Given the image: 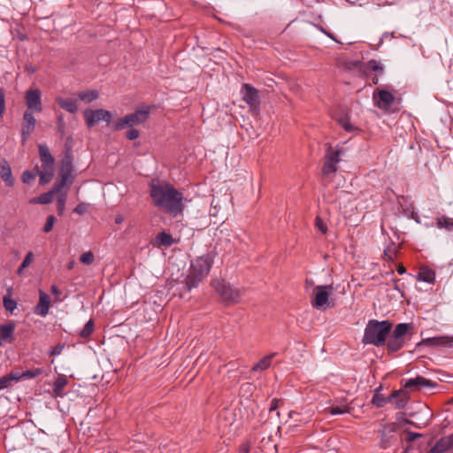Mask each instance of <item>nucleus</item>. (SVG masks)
<instances>
[{"mask_svg":"<svg viewBox=\"0 0 453 453\" xmlns=\"http://www.w3.org/2000/svg\"><path fill=\"white\" fill-rule=\"evenodd\" d=\"M50 307V296L40 290L39 291V302L35 306L34 312L41 317H45L49 313Z\"/></svg>","mask_w":453,"mask_h":453,"instance_id":"nucleus-16","label":"nucleus"},{"mask_svg":"<svg viewBox=\"0 0 453 453\" xmlns=\"http://www.w3.org/2000/svg\"><path fill=\"white\" fill-rule=\"evenodd\" d=\"M418 437H421V434H417V433H413V432H409L408 434H407V438L406 439L409 441H412L413 440H415Z\"/></svg>","mask_w":453,"mask_h":453,"instance_id":"nucleus-50","label":"nucleus"},{"mask_svg":"<svg viewBox=\"0 0 453 453\" xmlns=\"http://www.w3.org/2000/svg\"><path fill=\"white\" fill-rule=\"evenodd\" d=\"M413 329V326L411 323H400L397 324L392 332V335L395 338L405 339V335L409 331Z\"/></svg>","mask_w":453,"mask_h":453,"instance_id":"nucleus-24","label":"nucleus"},{"mask_svg":"<svg viewBox=\"0 0 453 453\" xmlns=\"http://www.w3.org/2000/svg\"><path fill=\"white\" fill-rule=\"evenodd\" d=\"M55 101L60 108L70 113H75L78 111L77 101L73 98L58 96Z\"/></svg>","mask_w":453,"mask_h":453,"instance_id":"nucleus-20","label":"nucleus"},{"mask_svg":"<svg viewBox=\"0 0 453 453\" xmlns=\"http://www.w3.org/2000/svg\"><path fill=\"white\" fill-rule=\"evenodd\" d=\"M436 226L440 229L445 228L446 230L452 231L453 219L447 216L439 217L436 219Z\"/></svg>","mask_w":453,"mask_h":453,"instance_id":"nucleus-33","label":"nucleus"},{"mask_svg":"<svg viewBox=\"0 0 453 453\" xmlns=\"http://www.w3.org/2000/svg\"><path fill=\"white\" fill-rule=\"evenodd\" d=\"M99 96V92L96 89L81 91L77 94V97L79 100L90 104L93 101L96 100Z\"/></svg>","mask_w":453,"mask_h":453,"instance_id":"nucleus-26","label":"nucleus"},{"mask_svg":"<svg viewBox=\"0 0 453 453\" xmlns=\"http://www.w3.org/2000/svg\"><path fill=\"white\" fill-rule=\"evenodd\" d=\"M67 190H68V188H65L61 189V191H58L56 193V195H57V208H58V212L59 215H62L64 213V211L65 208Z\"/></svg>","mask_w":453,"mask_h":453,"instance_id":"nucleus-31","label":"nucleus"},{"mask_svg":"<svg viewBox=\"0 0 453 453\" xmlns=\"http://www.w3.org/2000/svg\"><path fill=\"white\" fill-rule=\"evenodd\" d=\"M419 344H425L431 347H453V336L439 335L423 339Z\"/></svg>","mask_w":453,"mask_h":453,"instance_id":"nucleus-15","label":"nucleus"},{"mask_svg":"<svg viewBox=\"0 0 453 453\" xmlns=\"http://www.w3.org/2000/svg\"><path fill=\"white\" fill-rule=\"evenodd\" d=\"M94 331V323L89 319L80 331L79 335L82 338L88 337Z\"/></svg>","mask_w":453,"mask_h":453,"instance_id":"nucleus-38","label":"nucleus"},{"mask_svg":"<svg viewBox=\"0 0 453 453\" xmlns=\"http://www.w3.org/2000/svg\"><path fill=\"white\" fill-rule=\"evenodd\" d=\"M11 289H8V295L4 296L3 298V304L6 311L12 313L13 311L17 308V303L15 300L10 297Z\"/></svg>","mask_w":453,"mask_h":453,"instance_id":"nucleus-35","label":"nucleus"},{"mask_svg":"<svg viewBox=\"0 0 453 453\" xmlns=\"http://www.w3.org/2000/svg\"><path fill=\"white\" fill-rule=\"evenodd\" d=\"M391 328L392 324L388 320L378 321L371 319L365 328L362 342L365 345L371 344L381 347L386 343V339Z\"/></svg>","mask_w":453,"mask_h":453,"instance_id":"nucleus-3","label":"nucleus"},{"mask_svg":"<svg viewBox=\"0 0 453 453\" xmlns=\"http://www.w3.org/2000/svg\"><path fill=\"white\" fill-rule=\"evenodd\" d=\"M384 68L380 62L372 59L363 65V72L365 75H368L371 72H376L379 75L383 74Z\"/></svg>","mask_w":453,"mask_h":453,"instance_id":"nucleus-22","label":"nucleus"},{"mask_svg":"<svg viewBox=\"0 0 453 453\" xmlns=\"http://www.w3.org/2000/svg\"><path fill=\"white\" fill-rule=\"evenodd\" d=\"M28 134V108L23 113V123H22V141L23 142L27 140Z\"/></svg>","mask_w":453,"mask_h":453,"instance_id":"nucleus-39","label":"nucleus"},{"mask_svg":"<svg viewBox=\"0 0 453 453\" xmlns=\"http://www.w3.org/2000/svg\"><path fill=\"white\" fill-rule=\"evenodd\" d=\"M328 411L331 415H341L345 413H349L351 411V407L348 404H342L341 406H332L327 408Z\"/></svg>","mask_w":453,"mask_h":453,"instance_id":"nucleus-36","label":"nucleus"},{"mask_svg":"<svg viewBox=\"0 0 453 453\" xmlns=\"http://www.w3.org/2000/svg\"><path fill=\"white\" fill-rule=\"evenodd\" d=\"M51 292L57 296L60 295V291L56 285L51 286Z\"/></svg>","mask_w":453,"mask_h":453,"instance_id":"nucleus-53","label":"nucleus"},{"mask_svg":"<svg viewBox=\"0 0 453 453\" xmlns=\"http://www.w3.org/2000/svg\"><path fill=\"white\" fill-rule=\"evenodd\" d=\"M0 176L5 182L6 186L12 187L14 184V179L12 174V169L6 159L0 160Z\"/></svg>","mask_w":453,"mask_h":453,"instance_id":"nucleus-19","label":"nucleus"},{"mask_svg":"<svg viewBox=\"0 0 453 453\" xmlns=\"http://www.w3.org/2000/svg\"><path fill=\"white\" fill-rule=\"evenodd\" d=\"M41 96L42 93L39 89H30V111L41 112L42 111Z\"/></svg>","mask_w":453,"mask_h":453,"instance_id":"nucleus-21","label":"nucleus"},{"mask_svg":"<svg viewBox=\"0 0 453 453\" xmlns=\"http://www.w3.org/2000/svg\"><path fill=\"white\" fill-rule=\"evenodd\" d=\"M155 244L158 247H170L173 244V239L169 234L161 232L156 236Z\"/></svg>","mask_w":453,"mask_h":453,"instance_id":"nucleus-29","label":"nucleus"},{"mask_svg":"<svg viewBox=\"0 0 453 453\" xmlns=\"http://www.w3.org/2000/svg\"><path fill=\"white\" fill-rule=\"evenodd\" d=\"M5 111V93L3 88H0V118Z\"/></svg>","mask_w":453,"mask_h":453,"instance_id":"nucleus-43","label":"nucleus"},{"mask_svg":"<svg viewBox=\"0 0 453 453\" xmlns=\"http://www.w3.org/2000/svg\"><path fill=\"white\" fill-rule=\"evenodd\" d=\"M28 378V370L22 372H11L10 373L0 377V390L12 386V383L19 382Z\"/></svg>","mask_w":453,"mask_h":453,"instance_id":"nucleus-14","label":"nucleus"},{"mask_svg":"<svg viewBox=\"0 0 453 453\" xmlns=\"http://www.w3.org/2000/svg\"><path fill=\"white\" fill-rule=\"evenodd\" d=\"M372 402L379 407H382L383 406V401L382 400H379V402H377L375 400V398H373Z\"/></svg>","mask_w":453,"mask_h":453,"instance_id":"nucleus-59","label":"nucleus"},{"mask_svg":"<svg viewBox=\"0 0 453 453\" xmlns=\"http://www.w3.org/2000/svg\"><path fill=\"white\" fill-rule=\"evenodd\" d=\"M418 280L426 283H433L435 280V273L427 267H422L418 274Z\"/></svg>","mask_w":453,"mask_h":453,"instance_id":"nucleus-30","label":"nucleus"},{"mask_svg":"<svg viewBox=\"0 0 453 453\" xmlns=\"http://www.w3.org/2000/svg\"><path fill=\"white\" fill-rule=\"evenodd\" d=\"M213 263L214 255L212 253L200 256L191 262L188 273L184 280L185 287L188 291L196 288L201 281L207 278Z\"/></svg>","mask_w":453,"mask_h":453,"instance_id":"nucleus-2","label":"nucleus"},{"mask_svg":"<svg viewBox=\"0 0 453 453\" xmlns=\"http://www.w3.org/2000/svg\"><path fill=\"white\" fill-rule=\"evenodd\" d=\"M35 125V119L30 115V129L34 128Z\"/></svg>","mask_w":453,"mask_h":453,"instance_id":"nucleus-56","label":"nucleus"},{"mask_svg":"<svg viewBox=\"0 0 453 453\" xmlns=\"http://www.w3.org/2000/svg\"><path fill=\"white\" fill-rule=\"evenodd\" d=\"M385 255L388 256L389 259H392V256L388 254V250H385Z\"/></svg>","mask_w":453,"mask_h":453,"instance_id":"nucleus-63","label":"nucleus"},{"mask_svg":"<svg viewBox=\"0 0 453 453\" xmlns=\"http://www.w3.org/2000/svg\"><path fill=\"white\" fill-rule=\"evenodd\" d=\"M334 292L332 285H319L314 288V295L311 303L312 307L320 309L328 305L329 296Z\"/></svg>","mask_w":453,"mask_h":453,"instance_id":"nucleus-9","label":"nucleus"},{"mask_svg":"<svg viewBox=\"0 0 453 453\" xmlns=\"http://www.w3.org/2000/svg\"><path fill=\"white\" fill-rule=\"evenodd\" d=\"M14 324L10 322L0 326V338L6 341L14 332Z\"/></svg>","mask_w":453,"mask_h":453,"instance_id":"nucleus-34","label":"nucleus"},{"mask_svg":"<svg viewBox=\"0 0 453 453\" xmlns=\"http://www.w3.org/2000/svg\"><path fill=\"white\" fill-rule=\"evenodd\" d=\"M59 190L55 189V185H54L51 190L40 195L38 197L34 198L33 200L30 201V203H40V204H48V203H51V201L53 199V196Z\"/></svg>","mask_w":453,"mask_h":453,"instance_id":"nucleus-28","label":"nucleus"},{"mask_svg":"<svg viewBox=\"0 0 453 453\" xmlns=\"http://www.w3.org/2000/svg\"><path fill=\"white\" fill-rule=\"evenodd\" d=\"M150 196L156 207L176 218L182 214L188 201L183 194L169 183L152 184Z\"/></svg>","mask_w":453,"mask_h":453,"instance_id":"nucleus-1","label":"nucleus"},{"mask_svg":"<svg viewBox=\"0 0 453 453\" xmlns=\"http://www.w3.org/2000/svg\"><path fill=\"white\" fill-rule=\"evenodd\" d=\"M212 286L215 291L225 302L237 303L242 293L240 289L232 287L223 280H214Z\"/></svg>","mask_w":453,"mask_h":453,"instance_id":"nucleus-7","label":"nucleus"},{"mask_svg":"<svg viewBox=\"0 0 453 453\" xmlns=\"http://www.w3.org/2000/svg\"><path fill=\"white\" fill-rule=\"evenodd\" d=\"M315 226L322 233L326 234L327 232L326 224L320 217H317L315 219Z\"/></svg>","mask_w":453,"mask_h":453,"instance_id":"nucleus-41","label":"nucleus"},{"mask_svg":"<svg viewBox=\"0 0 453 453\" xmlns=\"http://www.w3.org/2000/svg\"><path fill=\"white\" fill-rule=\"evenodd\" d=\"M124 219L121 215H117L115 217V223L116 224H121L123 222Z\"/></svg>","mask_w":453,"mask_h":453,"instance_id":"nucleus-54","label":"nucleus"},{"mask_svg":"<svg viewBox=\"0 0 453 453\" xmlns=\"http://www.w3.org/2000/svg\"><path fill=\"white\" fill-rule=\"evenodd\" d=\"M39 154L42 165H54V158L51 156L48 146L44 144L39 145Z\"/></svg>","mask_w":453,"mask_h":453,"instance_id":"nucleus-23","label":"nucleus"},{"mask_svg":"<svg viewBox=\"0 0 453 453\" xmlns=\"http://www.w3.org/2000/svg\"><path fill=\"white\" fill-rule=\"evenodd\" d=\"M453 449V434L441 438L432 448V453H443Z\"/></svg>","mask_w":453,"mask_h":453,"instance_id":"nucleus-18","label":"nucleus"},{"mask_svg":"<svg viewBox=\"0 0 453 453\" xmlns=\"http://www.w3.org/2000/svg\"><path fill=\"white\" fill-rule=\"evenodd\" d=\"M24 101L27 105H28V90L24 92Z\"/></svg>","mask_w":453,"mask_h":453,"instance_id":"nucleus-57","label":"nucleus"},{"mask_svg":"<svg viewBox=\"0 0 453 453\" xmlns=\"http://www.w3.org/2000/svg\"><path fill=\"white\" fill-rule=\"evenodd\" d=\"M54 223H55V217L53 215H50L47 218L46 223L43 226V232H45V233L50 232L54 226Z\"/></svg>","mask_w":453,"mask_h":453,"instance_id":"nucleus-42","label":"nucleus"},{"mask_svg":"<svg viewBox=\"0 0 453 453\" xmlns=\"http://www.w3.org/2000/svg\"><path fill=\"white\" fill-rule=\"evenodd\" d=\"M68 384V379L64 374H59L55 380L52 385V394L54 397H63L65 393L64 392L65 388Z\"/></svg>","mask_w":453,"mask_h":453,"instance_id":"nucleus-17","label":"nucleus"},{"mask_svg":"<svg viewBox=\"0 0 453 453\" xmlns=\"http://www.w3.org/2000/svg\"><path fill=\"white\" fill-rule=\"evenodd\" d=\"M150 112V106H147L142 110H137L134 112L127 114L114 121L111 125V127L114 130H121L126 127H132L135 125L142 124L148 119Z\"/></svg>","mask_w":453,"mask_h":453,"instance_id":"nucleus-4","label":"nucleus"},{"mask_svg":"<svg viewBox=\"0 0 453 453\" xmlns=\"http://www.w3.org/2000/svg\"><path fill=\"white\" fill-rule=\"evenodd\" d=\"M73 265H74V262H70L68 265H67V268L68 269H73Z\"/></svg>","mask_w":453,"mask_h":453,"instance_id":"nucleus-61","label":"nucleus"},{"mask_svg":"<svg viewBox=\"0 0 453 453\" xmlns=\"http://www.w3.org/2000/svg\"><path fill=\"white\" fill-rule=\"evenodd\" d=\"M275 355H276V353H271V354L264 357L257 364L254 365V366L252 367V371H254V372L265 371L267 368H269L272 364V360L275 357Z\"/></svg>","mask_w":453,"mask_h":453,"instance_id":"nucleus-27","label":"nucleus"},{"mask_svg":"<svg viewBox=\"0 0 453 453\" xmlns=\"http://www.w3.org/2000/svg\"><path fill=\"white\" fill-rule=\"evenodd\" d=\"M28 266V253L24 257V259L21 263V265H19L18 271H17V273L19 275L21 274L22 271L27 268Z\"/></svg>","mask_w":453,"mask_h":453,"instance_id":"nucleus-47","label":"nucleus"},{"mask_svg":"<svg viewBox=\"0 0 453 453\" xmlns=\"http://www.w3.org/2000/svg\"><path fill=\"white\" fill-rule=\"evenodd\" d=\"M405 343V339L395 338L394 335H390L387 342V349L388 352H395L401 349Z\"/></svg>","mask_w":453,"mask_h":453,"instance_id":"nucleus-25","label":"nucleus"},{"mask_svg":"<svg viewBox=\"0 0 453 453\" xmlns=\"http://www.w3.org/2000/svg\"><path fill=\"white\" fill-rule=\"evenodd\" d=\"M372 82H373L374 84H377V83L379 82V77H378V75H376L375 77H373V79H372Z\"/></svg>","mask_w":453,"mask_h":453,"instance_id":"nucleus-60","label":"nucleus"},{"mask_svg":"<svg viewBox=\"0 0 453 453\" xmlns=\"http://www.w3.org/2000/svg\"><path fill=\"white\" fill-rule=\"evenodd\" d=\"M278 403H279L278 399H276V398L273 399V401L271 403V406L269 408V411H275L278 408Z\"/></svg>","mask_w":453,"mask_h":453,"instance_id":"nucleus-51","label":"nucleus"},{"mask_svg":"<svg viewBox=\"0 0 453 453\" xmlns=\"http://www.w3.org/2000/svg\"><path fill=\"white\" fill-rule=\"evenodd\" d=\"M21 180L23 183H28V169H26L21 175Z\"/></svg>","mask_w":453,"mask_h":453,"instance_id":"nucleus-52","label":"nucleus"},{"mask_svg":"<svg viewBox=\"0 0 453 453\" xmlns=\"http://www.w3.org/2000/svg\"><path fill=\"white\" fill-rule=\"evenodd\" d=\"M318 28L323 33L326 35V33H327L328 31H326V29H324L323 27H318Z\"/></svg>","mask_w":453,"mask_h":453,"instance_id":"nucleus-62","label":"nucleus"},{"mask_svg":"<svg viewBox=\"0 0 453 453\" xmlns=\"http://www.w3.org/2000/svg\"><path fill=\"white\" fill-rule=\"evenodd\" d=\"M397 272L399 274H403L406 272V270L403 265H401L398 267Z\"/></svg>","mask_w":453,"mask_h":453,"instance_id":"nucleus-58","label":"nucleus"},{"mask_svg":"<svg viewBox=\"0 0 453 453\" xmlns=\"http://www.w3.org/2000/svg\"><path fill=\"white\" fill-rule=\"evenodd\" d=\"M372 100L376 107L383 111H388L395 102V96L386 89L377 88L373 92Z\"/></svg>","mask_w":453,"mask_h":453,"instance_id":"nucleus-12","label":"nucleus"},{"mask_svg":"<svg viewBox=\"0 0 453 453\" xmlns=\"http://www.w3.org/2000/svg\"><path fill=\"white\" fill-rule=\"evenodd\" d=\"M343 155L342 148L339 145L335 147L329 146L324 156V165L322 167V174L330 176L337 172L338 164Z\"/></svg>","mask_w":453,"mask_h":453,"instance_id":"nucleus-5","label":"nucleus"},{"mask_svg":"<svg viewBox=\"0 0 453 453\" xmlns=\"http://www.w3.org/2000/svg\"><path fill=\"white\" fill-rule=\"evenodd\" d=\"M398 424L392 422L382 426L379 430L380 446L388 449L396 443L398 440Z\"/></svg>","mask_w":453,"mask_h":453,"instance_id":"nucleus-8","label":"nucleus"},{"mask_svg":"<svg viewBox=\"0 0 453 453\" xmlns=\"http://www.w3.org/2000/svg\"><path fill=\"white\" fill-rule=\"evenodd\" d=\"M44 372L42 368H30V379Z\"/></svg>","mask_w":453,"mask_h":453,"instance_id":"nucleus-48","label":"nucleus"},{"mask_svg":"<svg viewBox=\"0 0 453 453\" xmlns=\"http://www.w3.org/2000/svg\"><path fill=\"white\" fill-rule=\"evenodd\" d=\"M242 96L243 101L249 105L251 111H257L259 108L258 91L251 85L244 83L242 86Z\"/></svg>","mask_w":453,"mask_h":453,"instance_id":"nucleus-13","label":"nucleus"},{"mask_svg":"<svg viewBox=\"0 0 453 453\" xmlns=\"http://www.w3.org/2000/svg\"><path fill=\"white\" fill-rule=\"evenodd\" d=\"M24 70H25V71H28V66H27V65H24Z\"/></svg>","mask_w":453,"mask_h":453,"instance_id":"nucleus-64","label":"nucleus"},{"mask_svg":"<svg viewBox=\"0 0 453 453\" xmlns=\"http://www.w3.org/2000/svg\"><path fill=\"white\" fill-rule=\"evenodd\" d=\"M326 35L328 36L330 39H332L333 41L338 42V43H341V42H339L333 34H331L330 32H327L326 33Z\"/></svg>","mask_w":453,"mask_h":453,"instance_id":"nucleus-55","label":"nucleus"},{"mask_svg":"<svg viewBox=\"0 0 453 453\" xmlns=\"http://www.w3.org/2000/svg\"><path fill=\"white\" fill-rule=\"evenodd\" d=\"M63 349H64V345H60V344L56 345L50 349L49 354H50V356H52V357L58 356L61 354Z\"/></svg>","mask_w":453,"mask_h":453,"instance_id":"nucleus-45","label":"nucleus"},{"mask_svg":"<svg viewBox=\"0 0 453 453\" xmlns=\"http://www.w3.org/2000/svg\"><path fill=\"white\" fill-rule=\"evenodd\" d=\"M85 211H86V205H85L84 203H80V204H78V205L74 208V210H73V211H74L75 213L80 214V215L83 214V213L85 212Z\"/></svg>","mask_w":453,"mask_h":453,"instance_id":"nucleus-49","label":"nucleus"},{"mask_svg":"<svg viewBox=\"0 0 453 453\" xmlns=\"http://www.w3.org/2000/svg\"><path fill=\"white\" fill-rule=\"evenodd\" d=\"M95 260V256L92 251H87L81 255L80 261L84 265H91Z\"/></svg>","mask_w":453,"mask_h":453,"instance_id":"nucleus-40","label":"nucleus"},{"mask_svg":"<svg viewBox=\"0 0 453 453\" xmlns=\"http://www.w3.org/2000/svg\"><path fill=\"white\" fill-rule=\"evenodd\" d=\"M54 174V165H42V169L40 172V182L42 184L49 183Z\"/></svg>","mask_w":453,"mask_h":453,"instance_id":"nucleus-32","label":"nucleus"},{"mask_svg":"<svg viewBox=\"0 0 453 453\" xmlns=\"http://www.w3.org/2000/svg\"><path fill=\"white\" fill-rule=\"evenodd\" d=\"M85 123L88 128L93 127L100 121L110 123L111 119V112L104 109H86L83 111Z\"/></svg>","mask_w":453,"mask_h":453,"instance_id":"nucleus-10","label":"nucleus"},{"mask_svg":"<svg viewBox=\"0 0 453 453\" xmlns=\"http://www.w3.org/2000/svg\"><path fill=\"white\" fill-rule=\"evenodd\" d=\"M73 160L72 157L66 154L62 159L58 179L55 182V189L61 190L65 188H69L73 183Z\"/></svg>","mask_w":453,"mask_h":453,"instance_id":"nucleus-6","label":"nucleus"},{"mask_svg":"<svg viewBox=\"0 0 453 453\" xmlns=\"http://www.w3.org/2000/svg\"><path fill=\"white\" fill-rule=\"evenodd\" d=\"M402 382L403 388L410 392L432 389L437 385L436 382L423 376H416L415 378L403 380Z\"/></svg>","mask_w":453,"mask_h":453,"instance_id":"nucleus-11","label":"nucleus"},{"mask_svg":"<svg viewBox=\"0 0 453 453\" xmlns=\"http://www.w3.org/2000/svg\"><path fill=\"white\" fill-rule=\"evenodd\" d=\"M24 30V28L22 27ZM14 36L18 37L20 41H25L27 39V34L23 31H21V27L17 26L13 30Z\"/></svg>","mask_w":453,"mask_h":453,"instance_id":"nucleus-44","label":"nucleus"},{"mask_svg":"<svg viewBox=\"0 0 453 453\" xmlns=\"http://www.w3.org/2000/svg\"><path fill=\"white\" fill-rule=\"evenodd\" d=\"M139 136V132L134 129V128H131L129 129L127 134H126V137L128 139V140H135L137 137Z\"/></svg>","mask_w":453,"mask_h":453,"instance_id":"nucleus-46","label":"nucleus"},{"mask_svg":"<svg viewBox=\"0 0 453 453\" xmlns=\"http://www.w3.org/2000/svg\"><path fill=\"white\" fill-rule=\"evenodd\" d=\"M338 123L342 126V127L346 131V132H353L356 130V127L354 125H352L349 121V119L348 116H342L341 118L338 119Z\"/></svg>","mask_w":453,"mask_h":453,"instance_id":"nucleus-37","label":"nucleus"}]
</instances>
